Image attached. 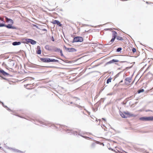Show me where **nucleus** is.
I'll return each mask as SVG.
<instances>
[{
	"label": "nucleus",
	"mask_w": 153,
	"mask_h": 153,
	"mask_svg": "<svg viewBox=\"0 0 153 153\" xmlns=\"http://www.w3.org/2000/svg\"><path fill=\"white\" fill-rule=\"evenodd\" d=\"M132 51L133 53H134L136 52V49L134 48H133L132 49Z\"/></svg>",
	"instance_id": "4be33fe9"
},
{
	"label": "nucleus",
	"mask_w": 153,
	"mask_h": 153,
	"mask_svg": "<svg viewBox=\"0 0 153 153\" xmlns=\"http://www.w3.org/2000/svg\"><path fill=\"white\" fill-rule=\"evenodd\" d=\"M53 23L54 24H56L57 25H59L60 26H62V25L60 23L58 20H55L53 21Z\"/></svg>",
	"instance_id": "9d476101"
},
{
	"label": "nucleus",
	"mask_w": 153,
	"mask_h": 153,
	"mask_svg": "<svg viewBox=\"0 0 153 153\" xmlns=\"http://www.w3.org/2000/svg\"><path fill=\"white\" fill-rule=\"evenodd\" d=\"M139 119L143 121H151L153 120V117H140Z\"/></svg>",
	"instance_id": "39448f33"
},
{
	"label": "nucleus",
	"mask_w": 153,
	"mask_h": 153,
	"mask_svg": "<svg viewBox=\"0 0 153 153\" xmlns=\"http://www.w3.org/2000/svg\"><path fill=\"white\" fill-rule=\"evenodd\" d=\"M20 44H21L20 42H13V45H20Z\"/></svg>",
	"instance_id": "ddd939ff"
},
{
	"label": "nucleus",
	"mask_w": 153,
	"mask_h": 153,
	"mask_svg": "<svg viewBox=\"0 0 153 153\" xmlns=\"http://www.w3.org/2000/svg\"><path fill=\"white\" fill-rule=\"evenodd\" d=\"M112 61L113 62H118L119 61L118 60L115 59H112Z\"/></svg>",
	"instance_id": "aec40b11"
},
{
	"label": "nucleus",
	"mask_w": 153,
	"mask_h": 153,
	"mask_svg": "<svg viewBox=\"0 0 153 153\" xmlns=\"http://www.w3.org/2000/svg\"><path fill=\"white\" fill-rule=\"evenodd\" d=\"M111 79H110V78L108 79L107 81V83L108 84L109 82H111Z\"/></svg>",
	"instance_id": "f3484780"
},
{
	"label": "nucleus",
	"mask_w": 153,
	"mask_h": 153,
	"mask_svg": "<svg viewBox=\"0 0 153 153\" xmlns=\"http://www.w3.org/2000/svg\"><path fill=\"white\" fill-rule=\"evenodd\" d=\"M120 114L123 118H126L128 117H134L135 116L134 114H131L128 111L121 112L120 113Z\"/></svg>",
	"instance_id": "7ed1b4c3"
},
{
	"label": "nucleus",
	"mask_w": 153,
	"mask_h": 153,
	"mask_svg": "<svg viewBox=\"0 0 153 153\" xmlns=\"http://www.w3.org/2000/svg\"><path fill=\"white\" fill-rule=\"evenodd\" d=\"M121 50H122L121 48H119L117 49V52H120V51Z\"/></svg>",
	"instance_id": "6ab92c4d"
},
{
	"label": "nucleus",
	"mask_w": 153,
	"mask_h": 153,
	"mask_svg": "<svg viewBox=\"0 0 153 153\" xmlns=\"http://www.w3.org/2000/svg\"><path fill=\"white\" fill-rule=\"evenodd\" d=\"M48 62H59V61L55 59H51L50 58H48Z\"/></svg>",
	"instance_id": "1a4fd4ad"
},
{
	"label": "nucleus",
	"mask_w": 153,
	"mask_h": 153,
	"mask_svg": "<svg viewBox=\"0 0 153 153\" xmlns=\"http://www.w3.org/2000/svg\"><path fill=\"white\" fill-rule=\"evenodd\" d=\"M117 40H123V39L122 37L119 36H117Z\"/></svg>",
	"instance_id": "2eb2a0df"
},
{
	"label": "nucleus",
	"mask_w": 153,
	"mask_h": 153,
	"mask_svg": "<svg viewBox=\"0 0 153 153\" xmlns=\"http://www.w3.org/2000/svg\"><path fill=\"white\" fill-rule=\"evenodd\" d=\"M146 3L148 4H149V3H149L148 2V1H146Z\"/></svg>",
	"instance_id": "c756f323"
},
{
	"label": "nucleus",
	"mask_w": 153,
	"mask_h": 153,
	"mask_svg": "<svg viewBox=\"0 0 153 153\" xmlns=\"http://www.w3.org/2000/svg\"><path fill=\"white\" fill-rule=\"evenodd\" d=\"M113 62H114L113 61H112V60H111V61H110L108 62V64H111V63H112Z\"/></svg>",
	"instance_id": "5701e85b"
},
{
	"label": "nucleus",
	"mask_w": 153,
	"mask_h": 153,
	"mask_svg": "<svg viewBox=\"0 0 153 153\" xmlns=\"http://www.w3.org/2000/svg\"><path fill=\"white\" fill-rule=\"evenodd\" d=\"M0 73L4 76L8 75V74L5 72L3 70L0 69Z\"/></svg>",
	"instance_id": "9b49d317"
},
{
	"label": "nucleus",
	"mask_w": 153,
	"mask_h": 153,
	"mask_svg": "<svg viewBox=\"0 0 153 153\" xmlns=\"http://www.w3.org/2000/svg\"><path fill=\"white\" fill-rule=\"evenodd\" d=\"M60 53H62V51H60Z\"/></svg>",
	"instance_id": "2f4dec72"
},
{
	"label": "nucleus",
	"mask_w": 153,
	"mask_h": 153,
	"mask_svg": "<svg viewBox=\"0 0 153 153\" xmlns=\"http://www.w3.org/2000/svg\"><path fill=\"white\" fill-rule=\"evenodd\" d=\"M24 82H25L26 83V84H27V83H30V81H28L26 82H24Z\"/></svg>",
	"instance_id": "a878e982"
},
{
	"label": "nucleus",
	"mask_w": 153,
	"mask_h": 153,
	"mask_svg": "<svg viewBox=\"0 0 153 153\" xmlns=\"http://www.w3.org/2000/svg\"><path fill=\"white\" fill-rule=\"evenodd\" d=\"M49 46H48V45H47L45 47V48H46V49H47V47H48Z\"/></svg>",
	"instance_id": "c85d7f7f"
},
{
	"label": "nucleus",
	"mask_w": 153,
	"mask_h": 153,
	"mask_svg": "<svg viewBox=\"0 0 153 153\" xmlns=\"http://www.w3.org/2000/svg\"><path fill=\"white\" fill-rule=\"evenodd\" d=\"M31 39H26V41H27V42L28 43H30V40H31Z\"/></svg>",
	"instance_id": "412c9836"
},
{
	"label": "nucleus",
	"mask_w": 153,
	"mask_h": 153,
	"mask_svg": "<svg viewBox=\"0 0 153 153\" xmlns=\"http://www.w3.org/2000/svg\"><path fill=\"white\" fill-rule=\"evenodd\" d=\"M88 31H85V32H88Z\"/></svg>",
	"instance_id": "473e14b6"
},
{
	"label": "nucleus",
	"mask_w": 153,
	"mask_h": 153,
	"mask_svg": "<svg viewBox=\"0 0 153 153\" xmlns=\"http://www.w3.org/2000/svg\"><path fill=\"white\" fill-rule=\"evenodd\" d=\"M83 40V38L80 36L74 37L73 41V42H82Z\"/></svg>",
	"instance_id": "20e7f679"
},
{
	"label": "nucleus",
	"mask_w": 153,
	"mask_h": 153,
	"mask_svg": "<svg viewBox=\"0 0 153 153\" xmlns=\"http://www.w3.org/2000/svg\"><path fill=\"white\" fill-rule=\"evenodd\" d=\"M43 30H46V29H42Z\"/></svg>",
	"instance_id": "7c9ffc66"
},
{
	"label": "nucleus",
	"mask_w": 153,
	"mask_h": 153,
	"mask_svg": "<svg viewBox=\"0 0 153 153\" xmlns=\"http://www.w3.org/2000/svg\"><path fill=\"white\" fill-rule=\"evenodd\" d=\"M144 89H140V90H139L138 91V93H140L141 92H144Z\"/></svg>",
	"instance_id": "dca6fc26"
},
{
	"label": "nucleus",
	"mask_w": 153,
	"mask_h": 153,
	"mask_svg": "<svg viewBox=\"0 0 153 153\" xmlns=\"http://www.w3.org/2000/svg\"><path fill=\"white\" fill-rule=\"evenodd\" d=\"M71 50H72L73 51H74L75 50V49L74 48H71Z\"/></svg>",
	"instance_id": "cd10ccee"
},
{
	"label": "nucleus",
	"mask_w": 153,
	"mask_h": 153,
	"mask_svg": "<svg viewBox=\"0 0 153 153\" xmlns=\"http://www.w3.org/2000/svg\"><path fill=\"white\" fill-rule=\"evenodd\" d=\"M131 81V78L130 77L126 78L125 81V83L126 85H128Z\"/></svg>",
	"instance_id": "0eeeda50"
},
{
	"label": "nucleus",
	"mask_w": 153,
	"mask_h": 153,
	"mask_svg": "<svg viewBox=\"0 0 153 153\" xmlns=\"http://www.w3.org/2000/svg\"><path fill=\"white\" fill-rule=\"evenodd\" d=\"M5 26V25L4 23V19L3 18L0 17V27Z\"/></svg>",
	"instance_id": "6e6552de"
},
{
	"label": "nucleus",
	"mask_w": 153,
	"mask_h": 153,
	"mask_svg": "<svg viewBox=\"0 0 153 153\" xmlns=\"http://www.w3.org/2000/svg\"><path fill=\"white\" fill-rule=\"evenodd\" d=\"M48 58H40V60L43 62H48Z\"/></svg>",
	"instance_id": "f8f14e48"
},
{
	"label": "nucleus",
	"mask_w": 153,
	"mask_h": 153,
	"mask_svg": "<svg viewBox=\"0 0 153 153\" xmlns=\"http://www.w3.org/2000/svg\"><path fill=\"white\" fill-rule=\"evenodd\" d=\"M112 38L110 42H111V43H113L115 39L117 37V33L115 31H112Z\"/></svg>",
	"instance_id": "423d86ee"
},
{
	"label": "nucleus",
	"mask_w": 153,
	"mask_h": 153,
	"mask_svg": "<svg viewBox=\"0 0 153 153\" xmlns=\"http://www.w3.org/2000/svg\"><path fill=\"white\" fill-rule=\"evenodd\" d=\"M24 82H26L28 81H30V83H27V84L24 85V87L27 89H31L33 88V85L34 83L33 82V79L30 77H27L25 79Z\"/></svg>",
	"instance_id": "f257e3e1"
},
{
	"label": "nucleus",
	"mask_w": 153,
	"mask_h": 153,
	"mask_svg": "<svg viewBox=\"0 0 153 153\" xmlns=\"http://www.w3.org/2000/svg\"><path fill=\"white\" fill-rule=\"evenodd\" d=\"M41 50L39 49V50H38L37 51L36 53L38 54H40L41 53Z\"/></svg>",
	"instance_id": "a211bd4d"
},
{
	"label": "nucleus",
	"mask_w": 153,
	"mask_h": 153,
	"mask_svg": "<svg viewBox=\"0 0 153 153\" xmlns=\"http://www.w3.org/2000/svg\"><path fill=\"white\" fill-rule=\"evenodd\" d=\"M51 40L53 41H54V38H53V36H52V37L51 38Z\"/></svg>",
	"instance_id": "b1692460"
},
{
	"label": "nucleus",
	"mask_w": 153,
	"mask_h": 153,
	"mask_svg": "<svg viewBox=\"0 0 153 153\" xmlns=\"http://www.w3.org/2000/svg\"><path fill=\"white\" fill-rule=\"evenodd\" d=\"M5 18L6 22L8 23L7 25H5V27L8 28L15 29V27L13 26V20L8 18L6 16H4Z\"/></svg>",
	"instance_id": "f03ea898"
},
{
	"label": "nucleus",
	"mask_w": 153,
	"mask_h": 153,
	"mask_svg": "<svg viewBox=\"0 0 153 153\" xmlns=\"http://www.w3.org/2000/svg\"><path fill=\"white\" fill-rule=\"evenodd\" d=\"M18 152H20V153H23V152H22V151H19V150L18 151Z\"/></svg>",
	"instance_id": "bb28decb"
},
{
	"label": "nucleus",
	"mask_w": 153,
	"mask_h": 153,
	"mask_svg": "<svg viewBox=\"0 0 153 153\" xmlns=\"http://www.w3.org/2000/svg\"><path fill=\"white\" fill-rule=\"evenodd\" d=\"M30 40V43L32 45L35 44L36 43V42L35 41L32 39H31V40Z\"/></svg>",
	"instance_id": "4468645a"
},
{
	"label": "nucleus",
	"mask_w": 153,
	"mask_h": 153,
	"mask_svg": "<svg viewBox=\"0 0 153 153\" xmlns=\"http://www.w3.org/2000/svg\"><path fill=\"white\" fill-rule=\"evenodd\" d=\"M67 131H68V132H69V131H71V129H67V130H66Z\"/></svg>",
	"instance_id": "393cba45"
}]
</instances>
